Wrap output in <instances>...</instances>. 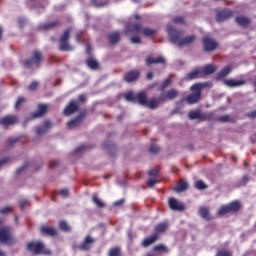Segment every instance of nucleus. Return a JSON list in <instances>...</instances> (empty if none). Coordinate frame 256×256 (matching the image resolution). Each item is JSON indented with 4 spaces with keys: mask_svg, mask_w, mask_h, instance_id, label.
I'll list each match as a JSON object with an SVG mask.
<instances>
[{
    "mask_svg": "<svg viewBox=\"0 0 256 256\" xmlns=\"http://www.w3.org/2000/svg\"><path fill=\"white\" fill-rule=\"evenodd\" d=\"M167 31L170 41L173 43V45H177V47H187L192 45V43H195V40L197 39L195 34L181 38L183 37V31L177 30L172 26H169Z\"/></svg>",
    "mask_w": 256,
    "mask_h": 256,
    "instance_id": "1",
    "label": "nucleus"
},
{
    "mask_svg": "<svg viewBox=\"0 0 256 256\" xmlns=\"http://www.w3.org/2000/svg\"><path fill=\"white\" fill-rule=\"evenodd\" d=\"M87 103V96L85 94H80L78 99L71 100L68 105L64 109V115L69 117V115H73V113H77L79 108Z\"/></svg>",
    "mask_w": 256,
    "mask_h": 256,
    "instance_id": "2",
    "label": "nucleus"
},
{
    "mask_svg": "<svg viewBox=\"0 0 256 256\" xmlns=\"http://www.w3.org/2000/svg\"><path fill=\"white\" fill-rule=\"evenodd\" d=\"M209 85L210 83H197L192 85L191 91L195 92L186 96V103H189V105H195V103H199L201 100V89H205V87H209Z\"/></svg>",
    "mask_w": 256,
    "mask_h": 256,
    "instance_id": "3",
    "label": "nucleus"
},
{
    "mask_svg": "<svg viewBox=\"0 0 256 256\" xmlns=\"http://www.w3.org/2000/svg\"><path fill=\"white\" fill-rule=\"evenodd\" d=\"M27 250L32 255H51V250L47 248V245L43 241H32L27 243Z\"/></svg>",
    "mask_w": 256,
    "mask_h": 256,
    "instance_id": "4",
    "label": "nucleus"
},
{
    "mask_svg": "<svg viewBox=\"0 0 256 256\" xmlns=\"http://www.w3.org/2000/svg\"><path fill=\"white\" fill-rule=\"evenodd\" d=\"M125 33H142L145 37H155L157 35V29L153 28H143V26L136 22L134 24L128 25Z\"/></svg>",
    "mask_w": 256,
    "mask_h": 256,
    "instance_id": "5",
    "label": "nucleus"
},
{
    "mask_svg": "<svg viewBox=\"0 0 256 256\" xmlns=\"http://www.w3.org/2000/svg\"><path fill=\"white\" fill-rule=\"evenodd\" d=\"M43 59V52L39 50H34L30 59H27L24 62V67H26V69H31L33 67L39 68L41 67V63H43Z\"/></svg>",
    "mask_w": 256,
    "mask_h": 256,
    "instance_id": "6",
    "label": "nucleus"
},
{
    "mask_svg": "<svg viewBox=\"0 0 256 256\" xmlns=\"http://www.w3.org/2000/svg\"><path fill=\"white\" fill-rule=\"evenodd\" d=\"M0 243L4 245H15L17 243L15 237H13V228L10 226L0 228Z\"/></svg>",
    "mask_w": 256,
    "mask_h": 256,
    "instance_id": "7",
    "label": "nucleus"
},
{
    "mask_svg": "<svg viewBox=\"0 0 256 256\" xmlns=\"http://www.w3.org/2000/svg\"><path fill=\"white\" fill-rule=\"evenodd\" d=\"M71 28H68L63 31L59 39V49L61 51H73V46L69 45V40L71 39Z\"/></svg>",
    "mask_w": 256,
    "mask_h": 256,
    "instance_id": "8",
    "label": "nucleus"
},
{
    "mask_svg": "<svg viewBox=\"0 0 256 256\" xmlns=\"http://www.w3.org/2000/svg\"><path fill=\"white\" fill-rule=\"evenodd\" d=\"M202 45L205 53H213V51H217L219 48V42L209 36L202 38Z\"/></svg>",
    "mask_w": 256,
    "mask_h": 256,
    "instance_id": "9",
    "label": "nucleus"
},
{
    "mask_svg": "<svg viewBox=\"0 0 256 256\" xmlns=\"http://www.w3.org/2000/svg\"><path fill=\"white\" fill-rule=\"evenodd\" d=\"M87 116V110H83L76 118L70 120L67 123V126L69 129H77V127H81V124L83 123V118Z\"/></svg>",
    "mask_w": 256,
    "mask_h": 256,
    "instance_id": "10",
    "label": "nucleus"
},
{
    "mask_svg": "<svg viewBox=\"0 0 256 256\" xmlns=\"http://www.w3.org/2000/svg\"><path fill=\"white\" fill-rule=\"evenodd\" d=\"M95 242V238H93L91 235H87L83 242L77 246V249H79V251H91V247L95 245Z\"/></svg>",
    "mask_w": 256,
    "mask_h": 256,
    "instance_id": "11",
    "label": "nucleus"
},
{
    "mask_svg": "<svg viewBox=\"0 0 256 256\" xmlns=\"http://www.w3.org/2000/svg\"><path fill=\"white\" fill-rule=\"evenodd\" d=\"M141 77V71L138 69H133L128 71L123 79L126 83H135L136 81H139V78Z\"/></svg>",
    "mask_w": 256,
    "mask_h": 256,
    "instance_id": "12",
    "label": "nucleus"
},
{
    "mask_svg": "<svg viewBox=\"0 0 256 256\" xmlns=\"http://www.w3.org/2000/svg\"><path fill=\"white\" fill-rule=\"evenodd\" d=\"M168 207L171 211H185V204L173 197L168 198Z\"/></svg>",
    "mask_w": 256,
    "mask_h": 256,
    "instance_id": "13",
    "label": "nucleus"
},
{
    "mask_svg": "<svg viewBox=\"0 0 256 256\" xmlns=\"http://www.w3.org/2000/svg\"><path fill=\"white\" fill-rule=\"evenodd\" d=\"M17 123H19V117L16 115H8L0 119L2 127H11V125H17Z\"/></svg>",
    "mask_w": 256,
    "mask_h": 256,
    "instance_id": "14",
    "label": "nucleus"
},
{
    "mask_svg": "<svg viewBox=\"0 0 256 256\" xmlns=\"http://www.w3.org/2000/svg\"><path fill=\"white\" fill-rule=\"evenodd\" d=\"M233 17V10L224 9L217 12L216 21L222 23Z\"/></svg>",
    "mask_w": 256,
    "mask_h": 256,
    "instance_id": "15",
    "label": "nucleus"
},
{
    "mask_svg": "<svg viewBox=\"0 0 256 256\" xmlns=\"http://www.w3.org/2000/svg\"><path fill=\"white\" fill-rule=\"evenodd\" d=\"M224 85L226 87H229L230 89H235L236 87H243L244 85H247V81L245 80H235L233 78L224 80Z\"/></svg>",
    "mask_w": 256,
    "mask_h": 256,
    "instance_id": "16",
    "label": "nucleus"
},
{
    "mask_svg": "<svg viewBox=\"0 0 256 256\" xmlns=\"http://www.w3.org/2000/svg\"><path fill=\"white\" fill-rule=\"evenodd\" d=\"M61 26V22L59 20H55L53 22L44 23L38 26L39 31H51V29H57V27Z\"/></svg>",
    "mask_w": 256,
    "mask_h": 256,
    "instance_id": "17",
    "label": "nucleus"
},
{
    "mask_svg": "<svg viewBox=\"0 0 256 256\" xmlns=\"http://www.w3.org/2000/svg\"><path fill=\"white\" fill-rule=\"evenodd\" d=\"M40 233L44 237H57V229L47 225L41 226Z\"/></svg>",
    "mask_w": 256,
    "mask_h": 256,
    "instance_id": "18",
    "label": "nucleus"
},
{
    "mask_svg": "<svg viewBox=\"0 0 256 256\" xmlns=\"http://www.w3.org/2000/svg\"><path fill=\"white\" fill-rule=\"evenodd\" d=\"M179 92L175 89H171L166 94L160 95V100L162 101H173V99H177Z\"/></svg>",
    "mask_w": 256,
    "mask_h": 256,
    "instance_id": "19",
    "label": "nucleus"
},
{
    "mask_svg": "<svg viewBox=\"0 0 256 256\" xmlns=\"http://www.w3.org/2000/svg\"><path fill=\"white\" fill-rule=\"evenodd\" d=\"M49 111V105L47 104H39L38 105V110L34 113H32V118L37 119L38 117H43L45 113Z\"/></svg>",
    "mask_w": 256,
    "mask_h": 256,
    "instance_id": "20",
    "label": "nucleus"
},
{
    "mask_svg": "<svg viewBox=\"0 0 256 256\" xmlns=\"http://www.w3.org/2000/svg\"><path fill=\"white\" fill-rule=\"evenodd\" d=\"M166 61L165 58L159 56L157 58H153L152 56H148L146 58V65H165Z\"/></svg>",
    "mask_w": 256,
    "mask_h": 256,
    "instance_id": "21",
    "label": "nucleus"
},
{
    "mask_svg": "<svg viewBox=\"0 0 256 256\" xmlns=\"http://www.w3.org/2000/svg\"><path fill=\"white\" fill-rule=\"evenodd\" d=\"M235 22L237 23V25H239L240 27H244L247 28L249 27V25H251V18L247 17V16H237L235 18Z\"/></svg>",
    "mask_w": 256,
    "mask_h": 256,
    "instance_id": "22",
    "label": "nucleus"
},
{
    "mask_svg": "<svg viewBox=\"0 0 256 256\" xmlns=\"http://www.w3.org/2000/svg\"><path fill=\"white\" fill-rule=\"evenodd\" d=\"M199 216L204 219L205 221H211L213 217H211V213L209 212V207L202 206L198 210Z\"/></svg>",
    "mask_w": 256,
    "mask_h": 256,
    "instance_id": "23",
    "label": "nucleus"
},
{
    "mask_svg": "<svg viewBox=\"0 0 256 256\" xmlns=\"http://www.w3.org/2000/svg\"><path fill=\"white\" fill-rule=\"evenodd\" d=\"M189 119H199L200 121H205L207 119V116L205 114H202L199 110H192L188 114Z\"/></svg>",
    "mask_w": 256,
    "mask_h": 256,
    "instance_id": "24",
    "label": "nucleus"
},
{
    "mask_svg": "<svg viewBox=\"0 0 256 256\" xmlns=\"http://www.w3.org/2000/svg\"><path fill=\"white\" fill-rule=\"evenodd\" d=\"M108 41L110 45H117L119 41H121V33L120 32H112L108 34Z\"/></svg>",
    "mask_w": 256,
    "mask_h": 256,
    "instance_id": "25",
    "label": "nucleus"
},
{
    "mask_svg": "<svg viewBox=\"0 0 256 256\" xmlns=\"http://www.w3.org/2000/svg\"><path fill=\"white\" fill-rule=\"evenodd\" d=\"M202 77H205L207 75H213L217 71V68L211 64H208L204 66L202 69H200Z\"/></svg>",
    "mask_w": 256,
    "mask_h": 256,
    "instance_id": "26",
    "label": "nucleus"
},
{
    "mask_svg": "<svg viewBox=\"0 0 256 256\" xmlns=\"http://www.w3.org/2000/svg\"><path fill=\"white\" fill-rule=\"evenodd\" d=\"M51 127H53V124L49 120H46L44 121V126H38L36 128V133L38 135H44V133H46L48 129H51Z\"/></svg>",
    "mask_w": 256,
    "mask_h": 256,
    "instance_id": "27",
    "label": "nucleus"
},
{
    "mask_svg": "<svg viewBox=\"0 0 256 256\" xmlns=\"http://www.w3.org/2000/svg\"><path fill=\"white\" fill-rule=\"evenodd\" d=\"M109 3H111L110 0H90V4L92 5V7H95L96 9L107 7Z\"/></svg>",
    "mask_w": 256,
    "mask_h": 256,
    "instance_id": "28",
    "label": "nucleus"
},
{
    "mask_svg": "<svg viewBox=\"0 0 256 256\" xmlns=\"http://www.w3.org/2000/svg\"><path fill=\"white\" fill-rule=\"evenodd\" d=\"M167 229H169V224L167 222H161L155 226L154 231L156 235H159V233H165Z\"/></svg>",
    "mask_w": 256,
    "mask_h": 256,
    "instance_id": "29",
    "label": "nucleus"
},
{
    "mask_svg": "<svg viewBox=\"0 0 256 256\" xmlns=\"http://www.w3.org/2000/svg\"><path fill=\"white\" fill-rule=\"evenodd\" d=\"M158 239H159V235L154 234L143 240L142 247H149L150 245H153V243H155V241H157Z\"/></svg>",
    "mask_w": 256,
    "mask_h": 256,
    "instance_id": "30",
    "label": "nucleus"
},
{
    "mask_svg": "<svg viewBox=\"0 0 256 256\" xmlns=\"http://www.w3.org/2000/svg\"><path fill=\"white\" fill-rule=\"evenodd\" d=\"M201 77H203V75L201 74V69L193 70L192 72L186 75V79L188 81H193V79H199Z\"/></svg>",
    "mask_w": 256,
    "mask_h": 256,
    "instance_id": "31",
    "label": "nucleus"
},
{
    "mask_svg": "<svg viewBox=\"0 0 256 256\" xmlns=\"http://www.w3.org/2000/svg\"><path fill=\"white\" fill-rule=\"evenodd\" d=\"M147 93L145 92H139L136 94V103H139L140 105H147Z\"/></svg>",
    "mask_w": 256,
    "mask_h": 256,
    "instance_id": "32",
    "label": "nucleus"
},
{
    "mask_svg": "<svg viewBox=\"0 0 256 256\" xmlns=\"http://www.w3.org/2000/svg\"><path fill=\"white\" fill-rule=\"evenodd\" d=\"M233 68L231 66H226L224 67L218 74H217V79L221 80L224 79V77H227V75L231 74V71Z\"/></svg>",
    "mask_w": 256,
    "mask_h": 256,
    "instance_id": "33",
    "label": "nucleus"
},
{
    "mask_svg": "<svg viewBox=\"0 0 256 256\" xmlns=\"http://www.w3.org/2000/svg\"><path fill=\"white\" fill-rule=\"evenodd\" d=\"M86 65L89 69H92V71H97V69H99V62H97L95 58H88L86 60Z\"/></svg>",
    "mask_w": 256,
    "mask_h": 256,
    "instance_id": "34",
    "label": "nucleus"
},
{
    "mask_svg": "<svg viewBox=\"0 0 256 256\" xmlns=\"http://www.w3.org/2000/svg\"><path fill=\"white\" fill-rule=\"evenodd\" d=\"M187 189H189V184L185 181H180L174 188V191L176 193H183V191H187Z\"/></svg>",
    "mask_w": 256,
    "mask_h": 256,
    "instance_id": "35",
    "label": "nucleus"
},
{
    "mask_svg": "<svg viewBox=\"0 0 256 256\" xmlns=\"http://www.w3.org/2000/svg\"><path fill=\"white\" fill-rule=\"evenodd\" d=\"M108 256H123V250L120 246H114L109 249Z\"/></svg>",
    "mask_w": 256,
    "mask_h": 256,
    "instance_id": "36",
    "label": "nucleus"
},
{
    "mask_svg": "<svg viewBox=\"0 0 256 256\" xmlns=\"http://www.w3.org/2000/svg\"><path fill=\"white\" fill-rule=\"evenodd\" d=\"M159 101L163 100H160V98H152L147 101V105H145V107H149V109H157V107H159Z\"/></svg>",
    "mask_w": 256,
    "mask_h": 256,
    "instance_id": "37",
    "label": "nucleus"
},
{
    "mask_svg": "<svg viewBox=\"0 0 256 256\" xmlns=\"http://www.w3.org/2000/svg\"><path fill=\"white\" fill-rule=\"evenodd\" d=\"M228 208L230 209V213H237L241 209V203L239 201H233L228 204Z\"/></svg>",
    "mask_w": 256,
    "mask_h": 256,
    "instance_id": "38",
    "label": "nucleus"
},
{
    "mask_svg": "<svg viewBox=\"0 0 256 256\" xmlns=\"http://www.w3.org/2000/svg\"><path fill=\"white\" fill-rule=\"evenodd\" d=\"M92 201L93 203H95V205H97L100 209H105L107 207V205L105 204V202H103L101 199H99V196H97V194H93L92 196Z\"/></svg>",
    "mask_w": 256,
    "mask_h": 256,
    "instance_id": "39",
    "label": "nucleus"
},
{
    "mask_svg": "<svg viewBox=\"0 0 256 256\" xmlns=\"http://www.w3.org/2000/svg\"><path fill=\"white\" fill-rule=\"evenodd\" d=\"M194 187L195 189H198L199 191H205V189H207V184H205V182H203V180H197L194 183Z\"/></svg>",
    "mask_w": 256,
    "mask_h": 256,
    "instance_id": "40",
    "label": "nucleus"
},
{
    "mask_svg": "<svg viewBox=\"0 0 256 256\" xmlns=\"http://www.w3.org/2000/svg\"><path fill=\"white\" fill-rule=\"evenodd\" d=\"M126 101H131L132 103H137V94L133 92H128L125 94Z\"/></svg>",
    "mask_w": 256,
    "mask_h": 256,
    "instance_id": "41",
    "label": "nucleus"
},
{
    "mask_svg": "<svg viewBox=\"0 0 256 256\" xmlns=\"http://www.w3.org/2000/svg\"><path fill=\"white\" fill-rule=\"evenodd\" d=\"M154 251H159L160 253H169V249L163 244L156 245L154 247Z\"/></svg>",
    "mask_w": 256,
    "mask_h": 256,
    "instance_id": "42",
    "label": "nucleus"
},
{
    "mask_svg": "<svg viewBox=\"0 0 256 256\" xmlns=\"http://www.w3.org/2000/svg\"><path fill=\"white\" fill-rule=\"evenodd\" d=\"M59 228L61 229V231H66V232L71 231V227H69V224H67L66 221H60Z\"/></svg>",
    "mask_w": 256,
    "mask_h": 256,
    "instance_id": "43",
    "label": "nucleus"
},
{
    "mask_svg": "<svg viewBox=\"0 0 256 256\" xmlns=\"http://www.w3.org/2000/svg\"><path fill=\"white\" fill-rule=\"evenodd\" d=\"M227 213H231L228 205H224L218 210V215H227Z\"/></svg>",
    "mask_w": 256,
    "mask_h": 256,
    "instance_id": "44",
    "label": "nucleus"
},
{
    "mask_svg": "<svg viewBox=\"0 0 256 256\" xmlns=\"http://www.w3.org/2000/svg\"><path fill=\"white\" fill-rule=\"evenodd\" d=\"M25 101H27L25 99V97H19L16 101V104H15V109H21V107H23V104L25 103Z\"/></svg>",
    "mask_w": 256,
    "mask_h": 256,
    "instance_id": "45",
    "label": "nucleus"
},
{
    "mask_svg": "<svg viewBox=\"0 0 256 256\" xmlns=\"http://www.w3.org/2000/svg\"><path fill=\"white\" fill-rule=\"evenodd\" d=\"M173 22L177 23L178 25H185V17L177 16V17L173 18Z\"/></svg>",
    "mask_w": 256,
    "mask_h": 256,
    "instance_id": "46",
    "label": "nucleus"
},
{
    "mask_svg": "<svg viewBox=\"0 0 256 256\" xmlns=\"http://www.w3.org/2000/svg\"><path fill=\"white\" fill-rule=\"evenodd\" d=\"M216 256H233V253H231V251L229 250H220L217 252Z\"/></svg>",
    "mask_w": 256,
    "mask_h": 256,
    "instance_id": "47",
    "label": "nucleus"
},
{
    "mask_svg": "<svg viewBox=\"0 0 256 256\" xmlns=\"http://www.w3.org/2000/svg\"><path fill=\"white\" fill-rule=\"evenodd\" d=\"M87 149H89V145H80L75 149L74 153H82V151H87Z\"/></svg>",
    "mask_w": 256,
    "mask_h": 256,
    "instance_id": "48",
    "label": "nucleus"
},
{
    "mask_svg": "<svg viewBox=\"0 0 256 256\" xmlns=\"http://www.w3.org/2000/svg\"><path fill=\"white\" fill-rule=\"evenodd\" d=\"M161 151V148H159V146H151L149 148V153H151L152 155H157V153H159Z\"/></svg>",
    "mask_w": 256,
    "mask_h": 256,
    "instance_id": "49",
    "label": "nucleus"
},
{
    "mask_svg": "<svg viewBox=\"0 0 256 256\" xmlns=\"http://www.w3.org/2000/svg\"><path fill=\"white\" fill-rule=\"evenodd\" d=\"M17 141H19V138H10L7 140L6 145L7 147H13Z\"/></svg>",
    "mask_w": 256,
    "mask_h": 256,
    "instance_id": "50",
    "label": "nucleus"
},
{
    "mask_svg": "<svg viewBox=\"0 0 256 256\" xmlns=\"http://www.w3.org/2000/svg\"><path fill=\"white\" fill-rule=\"evenodd\" d=\"M249 183V175L245 174L241 179H240V185L245 187Z\"/></svg>",
    "mask_w": 256,
    "mask_h": 256,
    "instance_id": "51",
    "label": "nucleus"
},
{
    "mask_svg": "<svg viewBox=\"0 0 256 256\" xmlns=\"http://www.w3.org/2000/svg\"><path fill=\"white\" fill-rule=\"evenodd\" d=\"M218 120H219L221 123H229V121H231V116H229V115L220 116V117L218 118Z\"/></svg>",
    "mask_w": 256,
    "mask_h": 256,
    "instance_id": "52",
    "label": "nucleus"
},
{
    "mask_svg": "<svg viewBox=\"0 0 256 256\" xmlns=\"http://www.w3.org/2000/svg\"><path fill=\"white\" fill-rule=\"evenodd\" d=\"M130 42L133 43L134 45H139V43H141V37H139V36H132L130 38Z\"/></svg>",
    "mask_w": 256,
    "mask_h": 256,
    "instance_id": "53",
    "label": "nucleus"
},
{
    "mask_svg": "<svg viewBox=\"0 0 256 256\" xmlns=\"http://www.w3.org/2000/svg\"><path fill=\"white\" fill-rule=\"evenodd\" d=\"M168 85H171V80L167 79L164 82H162L160 90L165 91Z\"/></svg>",
    "mask_w": 256,
    "mask_h": 256,
    "instance_id": "54",
    "label": "nucleus"
},
{
    "mask_svg": "<svg viewBox=\"0 0 256 256\" xmlns=\"http://www.w3.org/2000/svg\"><path fill=\"white\" fill-rule=\"evenodd\" d=\"M148 175L150 177H159V170L151 169V170L148 171Z\"/></svg>",
    "mask_w": 256,
    "mask_h": 256,
    "instance_id": "55",
    "label": "nucleus"
},
{
    "mask_svg": "<svg viewBox=\"0 0 256 256\" xmlns=\"http://www.w3.org/2000/svg\"><path fill=\"white\" fill-rule=\"evenodd\" d=\"M37 87H39V82L34 81L29 85L28 89H29V91H35V89H37Z\"/></svg>",
    "mask_w": 256,
    "mask_h": 256,
    "instance_id": "56",
    "label": "nucleus"
},
{
    "mask_svg": "<svg viewBox=\"0 0 256 256\" xmlns=\"http://www.w3.org/2000/svg\"><path fill=\"white\" fill-rule=\"evenodd\" d=\"M19 205H20L21 211H24L25 207H27V205H29V202L27 200H21L19 202Z\"/></svg>",
    "mask_w": 256,
    "mask_h": 256,
    "instance_id": "57",
    "label": "nucleus"
},
{
    "mask_svg": "<svg viewBox=\"0 0 256 256\" xmlns=\"http://www.w3.org/2000/svg\"><path fill=\"white\" fill-rule=\"evenodd\" d=\"M157 180H155V179H149L148 181H147V185H148V187H155V185H157Z\"/></svg>",
    "mask_w": 256,
    "mask_h": 256,
    "instance_id": "58",
    "label": "nucleus"
},
{
    "mask_svg": "<svg viewBox=\"0 0 256 256\" xmlns=\"http://www.w3.org/2000/svg\"><path fill=\"white\" fill-rule=\"evenodd\" d=\"M60 195L62 196V197H69V189H67V188H65V189H62L61 191H60Z\"/></svg>",
    "mask_w": 256,
    "mask_h": 256,
    "instance_id": "59",
    "label": "nucleus"
},
{
    "mask_svg": "<svg viewBox=\"0 0 256 256\" xmlns=\"http://www.w3.org/2000/svg\"><path fill=\"white\" fill-rule=\"evenodd\" d=\"M57 165H59V161L52 160L49 163L50 169H55V167H57Z\"/></svg>",
    "mask_w": 256,
    "mask_h": 256,
    "instance_id": "60",
    "label": "nucleus"
},
{
    "mask_svg": "<svg viewBox=\"0 0 256 256\" xmlns=\"http://www.w3.org/2000/svg\"><path fill=\"white\" fill-rule=\"evenodd\" d=\"M123 203H125V199L117 200L116 202H114V207H121Z\"/></svg>",
    "mask_w": 256,
    "mask_h": 256,
    "instance_id": "61",
    "label": "nucleus"
},
{
    "mask_svg": "<svg viewBox=\"0 0 256 256\" xmlns=\"http://www.w3.org/2000/svg\"><path fill=\"white\" fill-rule=\"evenodd\" d=\"M11 211H12V208H11V207H5V208H2V209L0 210V213H2V214L11 213Z\"/></svg>",
    "mask_w": 256,
    "mask_h": 256,
    "instance_id": "62",
    "label": "nucleus"
},
{
    "mask_svg": "<svg viewBox=\"0 0 256 256\" xmlns=\"http://www.w3.org/2000/svg\"><path fill=\"white\" fill-rule=\"evenodd\" d=\"M248 117H250V119H255L256 118V110L250 112L249 114H247Z\"/></svg>",
    "mask_w": 256,
    "mask_h": 256,
    "instance_id": "63",
    "label": "nucleus"
},
{
    "mask_svg": "<svg viewBox=\"0 0 256 256\" xmlns=\"http://www.w3.org/2000/svg\"><path fill=\"white\" fill-rule=\"evenodd\" d=\"M250 141H251V143H256V133L251 135Z\"/></svg>",
    "mask_w": 256,
    "mask_h": 256,
    "instance_id": "64",
    "label": "nucleus"
}]
</instances>
